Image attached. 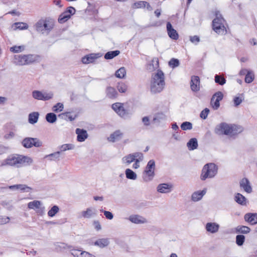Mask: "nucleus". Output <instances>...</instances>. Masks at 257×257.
<instances>
[{"label":"nucleus","instance_id":"5701e85b","mask_svg":"<svg viewBox=\"0 0 257 257\" xmlns=\"http://www.w3.org/2000/svg\"><path fill=\"white\" fill-rule=\"evenodd\" d=\"M219 225L216 223L209 222L206 225V230L212 233L217 232L219 229Z\"/></svg>","mask_w":257,"mask_h":257},{"label":"nucleus","instance_id":"2eb2a0df","mask_svg":"<svg viewBox=\"0 0 257 257\" xmlns=\"http://www.w3.org/2000/svg\"><path fill=\"white\" fill-rule=\"evenodd\" d=\"M190 87L194 92H197L200 89V78L198 76H192L191 78Z\"/></svg>","mask_w":257,"mask_h":257},{"label":"nucleus","instance_id":"603ef678","mask_svg":"<svg viewBox=\"0 0 257 257\" xmlns=\"http://www.w3.org/2000/svg\"><path fill=\"white\" fill-rule=\"evenodd\" d=\"M73 148V146L72 144H66L62 145L60 147L61 151H65L69 150H71Z\"/></svg>","mask_w":257,"mask_h":257},{"label":"nucleus","instance_id":"9b49d317","mask_svg":"<svg viewBox=\"0 0 257 257\" xmlns=\"http://www.w3.org/2000/svg\"><path fill=\"white\" fill-rule=\"evenodd\" d=\"M33 97L38 100H48L51 99L53 96V94L52 92L43 93L40 91L34 90L32 92Z\"/></svg>","mask_w":257,"mask_h":257},{"label":"nucleus","instance_id":"4468645a","mask_svg":"<svg viewBox=\"0 0 257 257\" xmlns=\"http://www.w3.org/2000/svg\"><path fill=\"white\" fill-rule=\"evenodd\" d=\"M166 28L168 35L171 39L174 40H177L178 39V33H177V31L173 28L170 22H167Z\"/></svg>","mask_w":257,"mask_h":257},{"label":"nucleus","instance_id":"f03ea898","mask_svg":"<svg viewBox=\"0 0 257 257\" xmlns=\"http://www.w3.org/2000/svg\"><path fill=\"white\" fill-rule=\"evenodd\" d=\"M243 131L241 126L234 124H227L222 122L216 126L215 133L218 135H225L229 136L236 135Z\"/></svg>","mask_w":257,"mask_h":257},{"label":"nucleus","instance_id":"79ce46f5","mask_svg":"<svg viewBox=\"0 0 257 257\" xmlns=\"http://www.w3.org/2000/svg\"><path fill=\"white\" fill-rule=\"evenodd\" d=\"M117 89L120 93H125L127 90V85L123 82L118 83Z\"/></svg>","mask_w":257,"mask_h":257},{"label":"nucleus","instance_id":"052dcab7","mask_svg":"<svg viewBox=\"0 0 257 257\" xmlns=\"http://www.w3.org/2000/svg\"><path fill=\"white\" fill-rule=\"evenodd\" d=\"M81 251H82L81 250H78V249H72L71 250V254L75 257H79L80 253Z\"/></svg>","mask_w":257,"mask_h":257},{"label":"nucleus","instance_id":"72a5a7b5","mask_svg":"<svg viewBox=\"0 0 257 257\" xmlns=\"http://www.w3.org/2000/svg\"><path fill=\"white\" fill-rule=\"evenodd\" d=\"M41 203L40 201L38 200H34L32 202H30L28 204V207L30 209H37L40 208Z\"/></svg>","mask_w":257,"mask_h":257},{"label":"nucleus","instance_id":"2f4dec72","mask_svg":"<svg viewBox=\"0 0 257 257\" xmlns=\"http://www.w3.org/2000/svg\"><path fill=\"white\" fill-rule=\"evenodd\" d=\"M39 114L37 112H33L29 115V122L34 124L37 122Z\"/></svg>","mask_w":257,"mask_h":257},{"label":"nucleus","instance_id":"f257e3e1","mask_svg":"<svg viewBox=\"0 0 257 257\" xmlns=\"http://www.w3.org/2000/svg\"><path fill=\"white\" fill-rule=\"evenodd\" d=\"M32 163L33 160L29 157L19 154H13L1 162V166H9L19 168L30 165Z\"/></svg>","mask_w":257,"mask_h":257},{"label":"nucleus","instance_id":"a19ab883","mask_svg":"<svg viewBox=\"0 0 257 257\" xmlns=\"http://www.w3.org/2000/svg\"><path fill=\"white\" fill-rule=\"evenodd\" d=\"M125 175L127 178L135 180L137 178V175L130 169L125 170Z\"/></svg>","mask_w":257,"mask_h":257},{"label":"nucleus","instance_id":"5fc2aeb1","mask_svg":"<svg viewBox=\"0 0 257 257\" xmlns=\"http://www.w3.org/2000/svg\"><path fill=\"white\" fill-rule=\"evenodd\" d=\"M16 27L20 30L27 29L28 25L25 23H16L15 24Z\"/></svg>","mask_w":257,"mask_h":257},{"label":"nucleus","instance_id":"6e6552de","mask_svg":"<svg viewBox=\"0 0 257 257\" xmlns=\"http://www.w3.org/2000/svg\"><path fill=\"white\" fill-rule=\"evenodd\" d=\"M155 162L153 160H150L143 172V178L146 182L152 180L155 175Z\"/></svg>","mask_w":257,"mask_h":257},{"label":"nucleus","instance_id":"412c9836","mask_svg":"<svg viewBox=\"0 0 257 257\" xmlns=\"http://www.w3.org/2000/svg\"><path fill=\"white\" fill-rule=\"evenodd\" d=\"M129 220L131 222L136 224H142L147 222L146 218L139 215H133L130 216Z\"/></svg>","mask_w":257,"mask_h":257},{"label":"nucleus","instance_id":"a211bd4d","mask_svg":"<svg viewBox=\"0 0 257 257\" xmlns=\"http://www.w3.org/2000/svg\"><path fill=\"white\" fill-rule=\"evenodd\" d=\"M240 187L241 188L243 189L244 191L248 193H249L252 191V188L250 185V183L248 180L246 178H244L240 180Z\"/></svg>","mask_w":257,"mask_h":257},{"label":"nucleus","instance_id":"de8ad7c7","mask_svg":"<svg viewBox=\"0 0 257 257\" xmlns=\"http://www.w3.org/2000/svg\"><path fill=\"white\" fill-rule=\"evenodd\" d=\"M245 237L243 235H237L236 237V242L238 245H242L244 242Z\"/></svg>","mask_w":257,"mask_h":257},{"label":"nucleus","instance_id":"0eeeda50","mask_svg":"<svg viewBox=\"0 0 257 257\" xmlns=\"http://www.w3.org/2000/svg\"><path fill=\"white\" fill-rule=\"evenodd\" d=\"M218 170L217 166L214 163H208L205 165L201 171L200 179L202 181L207 178L214 177L217 174Z\"/></svg>","mask_w":257,"mask_h":257},{"label":"nucleus","instance_id":"f704fd0d","mask_svg":"<svg viewBox=\"0 0 257 257\" xmlns=\"http://www.w3.org/2000/svg\"><path fill=\"white\" fill-rule=\"evenodd\" d=\"M10 189H19L23 191H28L29 190H31L32 188L30 187L27 186L26 185H23V184H18V185H15L13 186H11L9 187Z\"/></svg>","mask_w":257,"mask_h":257},{"label":"nucleus","instance_id":"423d86ee","mask_svg":"<svg viewBox=\"0 0 257 257\" xmlns=\"http://www.w3.org/2000/svg\"><path fill=\"white\" fill-rule=\"evenodd\" d=\"M40 57L32 54L16 55L14 56V62L19 65H26L38 61Z\"/></svg>","mask_w":257,"mask_h":257},{"label":"nucleus","instance_id":"37998d69","mask_svg":"<svg viewBox=\"0 0 257 257\" xmlns=\"http://www.w3.org/2000/svg\"><path fill=\"white\" fill-rule=\"evenodd\" d=\"M59 207L56 206H53L48 212V215L50 217H53L59 211Z\"/></svg>","mask_w":257,"mask_h":257},{"label":"nucleus","instance_id":"4c0bfd02","mask_svg":"<svg viewBox=\"0 0 257 257\" xmlns=\"http://www.w3.org/2000/svg\"><path fill=\"white\" fill-rule=\"evenodd\" d=\"M116 77L119 78H123L126 75V70L124 67H121L118 69L115 73Z\"/></svg>","mask_w":257,"mask_h":257},{"label":"nucleus","instance_id":"f8f14e48","mask_svg":"<svg viewBox=\"0 0 257 257\" xmlns=\"http://www.w3.org/2000/svg\"><path fill=\"white\" fill-rule=\"evenodd\" d=\"M112 109L120 116H125L127 113V110L124 107L123 103L116 102L112 105Z\"/></svg>","mask_w":257,"mask_h":257},{"label":"nucleus","instance_id":"6ab92c4d","mask_svg":"<svg viewBox=\"0 0 257 257\" xmlns=\"http://www.w3.org/2000/svg\"><path fill=\"white\" fill-rule=\"evenodd\" d=\"M75 132L77 135V140L78 142H84L88 137L87 131L83 129L77 128Z\"/></svg>","mask_w":257,"mask_h":257},{"label":"nucleus","instance_id":"c756f323","mask_svg":"<svg viewBox=\"0 0 257 257\" xmlns=\"http://www.w3.org/2000/svg\"><path fill=\"white\" fill-rule=\"evenodd\" d=\"M109 244V241L107 238H101L94 242V244L99 247H104L107 246Z\"/></svg>","mask_w":257,"mask_h":257},{"label":"nucleus","instance_id":"774afa93","mask_svg":"<svg viewBox=\"0 0 257 257\" xmlns=\"http://www.w3.org/2000/svg\"><path fill=\"white\" fill-rule=\"evenodd\" d=\"M250 70H248L246 69H242L240 70V71H239V74L240 75V76H243V75H245L246 76V74L247 72H248V71H249Z\"/></svg>","mask_w":257,"mask_h":257},{"label":"nucleus","instance_id":"7ed1b4c3","mask_svg":"<svg viewBox=\"0 0 257 257\" xmlns=\"http://www.w3.org/2000/svg\"><path fill=\"white\" fill-rule=\"evenodd\" d=\"M165 85V75L161 70H158L157 72L152 76L150 89L153 93L160 92L163 90Z\"/></svg>","mask_w":257,"mask_h":257},{"label":"nucleus","instance_id":"338daca9","mask_svg":"<svg viewBox=\"0 0 257 257\" xmlns=\"http://www.w3.org/2000/svg\"><path fill=\"white\" fill-rule=\"evenodd\" d=\"M142 121L145 125H149L150 124V120L147 116L144 117L142 119Z\"/></svg>","mask_w":257,"mask_h":257},{"label":"nucleus","instance_id":"e2e57ef3","mask_svg":"<svg viewBox=\"0 0 257 257\" xmlns=\"http://www.w3.org/2000/svg\"><path fill=\"white\" fill-rule=\"evenodd\" d=\"M15 136V133L13 132H10L9 134L4 136V138L6 140H9L13 138Z\"/></svg>","mask_w":257,"mask_h":257},{"label":"nucleus","instance_id":"6e6d98bb","mask_svg":"<svg viewBox=\"0 0 257 257\" xmlns=\"http://www.w3.org/2000/svg\"><path fill=\"white\" fill-rule=\"evenodd\" d=\"M75 9L72 7H69L67 8V9L65 11V12L67 13L68 15H70V17H71V16L75 14Z\"/></svg>","mask_w":257,"mask_h":257},{"label":"nucleus","instance_id":"b1692460","mask_svg":"<svg viewBox=\"0 0 257 257\" xmlns=\"http://www.w3.org/2000/svg\"><path fill=\"white\" fill-rule=\"evenodd\" d=\"M95 214V211L94 208H88L86 210L81 212V217L84 218H89Z\"/></svg>","mask_w":257,"mask_h":257},{"label":"nucleus","instance_id":"ea45409f","mask_svg":"<svg viewBox=\"0 0 257 257\" xmlns=\"http://www.w3.org/2000/svg\"><path fill=\"white\" fill-rule=\"evenodd\" d=\"M254 78V73L251 71H249L246 73L244 80L246 83H249L253 81Z\"/></svg>","mask_w":257,"mask_h":257},{"label":"nucleus","instance_id":"0e129e2a","mask_svg":"<svg viewBox=\"0 0 257 257\" xmlns=\"http://www.w3.org/2000/svg\"><path fill=\"white\" fill-rule=\"evenodd\" d=\"M190 41L192 43H198L200 41L199 37L197 36H194L190 37Z\"/></svg>","mask_w":257,"mask_h":257},{"label":"nucleus","instance_id":"39448f33","mask_svg":"<svg viewBox=\"0 0 257 257\" xmlns=\"http://www.w3.org/2000/svg\"><path fill=\"white\" fill-rule=\"evenodd\" d=\"M54 26V20L50 17L42 18L35 25L36 31L42 34L49 33L53 30Z\"/></svg>","mask_w":257,"mask_h":257},{"label":"nucleus","instance_id":"dca6fc26","mask_svg":"<svg viewBox=\"0 0 257 257\" xmlns=\"http://www.w3.org/2000/svg\"><path fill=\"white\" fill-rule=\"evenodd\" d=\"M146 7L149 11L152 10V8L149 3L146 1H138L132 5V8L133 9H144Z\"/></svg>","mask_w":257,"mask_h":257},{"label":"nucleus","instance_id":"9d476101","mask_svg":"<svg viewBox=\"0 0 257 257\" xmlns=\"http://www.w3.org/2000/svg\"><path fill=\"white\" fill-rule=\"evenodd\" d=\"M223 97V94L221 91H218L213 95L210 100V105L213 109L216 110L219 107V102Z\"/></svg>","mask_w":257,"mask_h":257},{"label":"nucleus","instance_id":"13d9d810","mask_svg":"<svg viewBox=\"0 0 257 257\" xmlns=\"http://www.w3.org/2000/svg\"><path fill=\"white\" fill-rule=\"evenodd\" d=\"M152 62L153 63H154V64H153V65L155 68H158L159 67V59L157 57L154 58L152 60Z\"/></svg>","mask_w":257,"mask_h":257},{"label":"nucleus","instance_id":"3c124183","mask_svg":"<svg viewBox=\"0 0 257 257\" xmlns=\"http://www.w3.org/2000/svg\"><path fill=\"white\" fill-rule=\"evenodd\" d=\"M250 230V228L246 226H241L238 228V231L242 233H247L249 232Z\"/></svg>","mask_w":257,"mask_h":257},{"label":"nucleus","instance_id":"a18cd8bd","mask_svg":"<svg viewBox=\"0 0 257 257\" xmlns=\"http://www.w3.org/2000/svg\"><path fill=\"white\" fill-rule=\"evenodd\" d=\"M181 128L183 131L190 130L192 128V124L190 122L185 121L182 123Z\"/></svg>","mask_w":257,"mask_h":257},{"label":"nucleus","instance_id":"e433bc0d","mask_svg":"<svg viewBox=\"0 0 257 257\" xmlns=\"http://www.w3.org/2000/svg\"><path fill=\"white\" fill-rule=\"evenodd\" d=\"M119 53L120 52L118 50L108 52L105 54L104 58L105 59H111L117 56Z\"/></svg>","mask_w":257,"mask_h":257},{"label":"nucleus","instance_id":"ddd939ff","mask_svg":"<svg viewBox=\"0 0 257 257\" xmlns=\"http://www.w3.org/2000/svg\"><path fill=\"white\" fill-rule=\"evenodd\" d=\"M143 155L141 153H135L134 154H130L123 158V160L125 161L127 164H130L131 163L135 162V160L139 158L143 159Z\"/></svg>","mask_w":257,"mask_h":257},{"label":"nucleus","instance_id":"393cba45","mask_svg":"<svg viewBox=\"0 0 257 257\" xmlns=\"http://www.w3.org/2000/svg\"><path fill=\"white\" fill-rule=\"evenodd\" d=\"M172 186L168 184H160L158 187V191L160 193H166L171 191Z\"/></svg>","mask_w":257,"mask_h":257},{"label":"nucleus","instance_id":"7c9ffc66","mask_svg":"<svg viewBox=\"0 0 257 257\" xmlns=\"http://www.w3.org/2000/svg\"><path fill=\"white\" fill-rule=\"evenodd\" d=\"M187 147L189 150H194L197 148L198 143L196 138H192L187 143Z\"/></svg>","mask_w":257,"mask_h":257},{"label":"nucleus","instance_id":"49530a36","mask_svg":"<svg viewBox=\"0 0 257 257\" xmlns=\"http://www.w3.org/2000/svg\"><path fill=\"white\" fill-rule=\"evenodd\" d=\"M64 108V105L62 103H57L53 106L52 110L55 112H58L62 111Z\"/></svg>","mask_w":257,"mask_h":257},{"label":"nucleus","instance_id":"473e14b6","mask_svg":"<svg viewBox=\"0 0 257 257\" xmlns=\"http://www.w3.org/2000/svg\"><path fill=\"white\" fill-rule=\"evenodd\" d=\"M235 201L239 204L244 205L246 204V198L240 193H237L235 196Z\"/></svg>","mask_w":257,"mask_h":257},{"label":"nucleus","instance_id":"680f3d73","mask_svg":"<svg viewBox=\"0 0 257 257\" xmlns=\"http://www.w3.org/2000/svg\"><path fill=\"white\" fill-rule=\"evenodd\" d=\"M233 101H234V103L235 105V106H238V105H239L241 103L242 99L239 97H235L234 99H233Z\"/></svg>","mask_w":257,"mask_h":257},{"label":"nucleus","instance_id":"58836bf2","mask_svg":"<svg viewBox=\"0 0 257 257\" xmlns=\"http://www.w3.org/2000/svg\"><path fill=\"white\" fill-rule=\"evenodd\" d=\"M46 120L50 123H54L56 121V115L54 113H48L46 116Z\"/></svg>","mask_w":257,"mask_h":257},{"label":"nucleus","instance_id":"aec40b11","mask_svg":"<svg viewBox=\"0 0 257 257\" xmlns=\"http://www.w3.org/2000/svg\"><path fill=\"white\" fill-rule=\"evenodd\" d=\"M123 136V133L120 130H116L112 133L107 138L109 142H115L120 140Z\"/></svg>","mask_w":257,"mask_h":257},{"label":"nucleus","instance_id":"4be33fe9","mask_svg":"<svg viewBox=\"0 0 257 257\" xmlns=\"http://www.w3.org/2000/svg\"><path fill=\"white\" fill-rule=\"evenodd\" d=\"M97 58L96 54H90L82 57L81 61L83 64H89L94 62Z\"/></svg>","mask_w":257,"mask_h":257},{"label":"nucleus","instance_id":"cd10ccee","mask_svg":"<svg viewBox=\"0 0 257 257\" xmlns=\"http://www.w3.org/2000/svg\"><path fill=\"white\" fill-rule=\"evenodd\" d=\"M106 93L107 96L110 98H115L117 95V93L115 89L110 86L107 87Z\"/></svg>","mask_w":257,"mask_h":257},{"label":"nucleus","instance_id":"09e8293b","mask_svg":"<svg viewBox=\"0 0 257 257\" xmlns=\"http://www.w3.org/2000/svg\"><path fill=\"white\" fill-rule=\"evenodd\" d=\"M179 65V61L178 59L172 58L169 62V65L172 68H175L178 66Z\"/></svg>","mask_w":257,"mask_h":257},{"label":"nucleus","instance_id":"8fccbe9b","mask_svg":"<svg viewBox=\"0 0 257 257\" xmlns=\"http://www.w3.org/2000/svg\"><path fill=\"white\" fill-rule=\"evenodd\" d=\"M163 114L162 112H159L156 113L153 119L154 122H159L163 118Z\"/></svg>","mask_w":257,"mask_h":257},{"label":"nucleus","instance_id":"c03bdc74","mask_svg":"<svg viewBox=\"0 0 257 257\" xmlns=\"http://www.w3.org/2000/svg\"><path fill=\"white\" fill-rule=\"evenodd\" d=\"M215 82L221 85L224 84L226 82V80L223 76L216 75L215 76Z\"/></svg>","mask_w":257,"mask_h":257},{"label":"nucleus","instance_id":"f3484780","mask_svg":"<svg viewBox=\"0 0 257 257\" xmlns=\"http://www.w3.org/2000/svg\"><path fill=\"white\" fill-rule=\"evenodd\" d=\"M244 218L245 221L251 225L257 224V213H248L244 215Z\"/></svg>","mask_w":257,"mask_h":257},{"label":"nucleus","instance_id":"a878e982","mask_svg":"<svg viewBox=\"0 0 257 257\" xmlns=\"http://www.w3.org/2000/svg\"><path fill=\"white\" fill-rule=\"evenodd\" d=\"M58 116L67 121H73L76 118V115H72L70 112H65L59 114Z\"/></svg>","mask_w":257,"mask_h":257},{"label":"nucleus","instance_id":"4d7b16f0","mask_svg":"<svg viewBox=\"0 0 257 257\" xmlns=\"http://www.w3.org/2000/svg\"><path fill=\"white\" fill-rule=\"evenodd\" d=\"M79 257H95L94 255L85 251H82L80 253Z\"/></svg>","mask_w":257,"mask_h":257},{"label":"nucleus","instance_id":"20e7f679","mask_svg":"<svg viewBox=\"0 0 257 257\" xmlns=\"http://www.w3.org/2000/svg\"><path fill=\"white\" fill-rule=\"evenodd\" d=\"M215 15L216 18L212 21V29L218 35H225L227 32V29L228 28L225 20L219 11H216Z\"/></svg>","mask_w":257,"mask_h":257},{"label":"nucleus","instance_id":"bb28decb","mask_svg":"<svg viewBox=\"0 0 257 257\" xmlns=\"http://www.w3.org/2000/svg\"><path fill=\"white\" fill-rule=\"evenodd\" d=\"M26 49V46L22 45L20 46L15 45L10 48V51L13 53H19L24 52Z\"/></svg>","mask_w":257,"mask_h":257},{"label":"nucleus","instance_id":"c9c22d12","mask_svg":"<svg viewBox=\"0 0 257 257\" xmlns=\"http://www.w3.org/2000/svg\"><path fill=\"white\" fill-rule=\"evenodd\" d=\"M70 18V15H68L65 11L59 16L58 22L62 24L67 21Z\"/></svg>","mask_w":257,"mask_h":257},{"label":"nucleus","instance_id":"69168bd1","mask_svg":"<svg viewBox=\"0 0 257 257\" xmlns=\"http://www.w3.org/2000/svg\"><path fill=\"white\" fill-rule=\"evenodd\" d=\"M143 159H140L139 158L137 159L135 161V163L133 164V168L134 169H137L140 167V161L142 160Z\"/></svg>","mask_w":257,"mask_h":257},{"label":"nucleus","instance_id":"bf43d9fd","mask_svg":"<svg viewBox=\"0 0 257 257\" xmlns=\"http://www.w3.org/2000/svg\"><path fill=\"white\" fill-rule=\"evenodd\" d=\"M103 213L107 219L111 220L113 218V215L111 212L108 211H104Z\"/></svg>","mask_w":257,"mask_h":257},{"label":"nucleus","instance_id":"c85d7f7f","mask_svg":"<svg viewBox=\"0 0 257 257\" xmlns=\"http://www.w3.org/2000/svg\"><path fill=\"white\" fill-rule=\"evenodd\" d=\"M206 193V190H203L201 191L195 192L192 195V199L194 201H197L200 200Z\"/></svg>","mask_w":257,"mask_h":257},{"label":"nucleus","instance_id":"864d4df0","mask_svg":"<svg viewBox=\"0 0 257 257\" xmlns=\"http://www.w3.org/2000/svg\"><path fill=\"white\" fill-rule=\"evenodd\" d=\"M209 112V109L207 108L203 109L200 114V116L201 118L205 119L207 118L208 113Z\"/></svg>","mask_w":257,"mask_h":257},{"label":"nucleus","instance_id":"1a4fd4ad","mask_svg":"<svg viewBox=\"0 0 257 257\" xmlns=\"http://www.w3.org/2000/svg\"><path fill=\"white\" fill-rule=\"evenodd\" d=\"M23 146L26 148L33 147H39L42 145V142L37 138H26L22 141Z\"/></svg>","mask_w":257,"mask_h":257}]
</instances>
